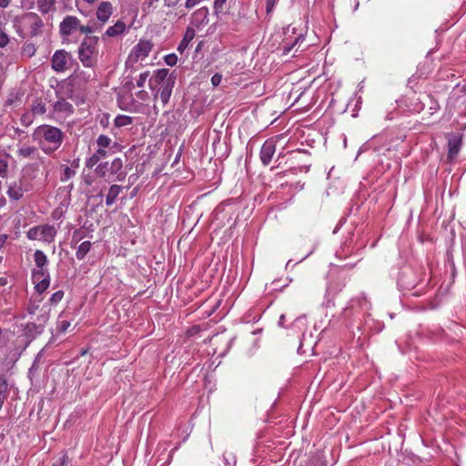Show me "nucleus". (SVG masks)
Segmentation results:
<instances>
[{"mask_svg":"<svg viewBox=\"0 0 466 466\" xmlns=\"http://www.w3.org/2000/svg\"><path fill=\"white\" fill-rule=\"evenodd\" d=\"M33 138L38 143L43 152L52 154L61 147L64 133L56 127L40 125L34 130Z\"/></svg>","mask_w":466,"mask_h":466,"instance_id":"1","label":"nucleus"},{"mask_svg":"<svg viewBox=\"0 0 466 466\" xmlns=\"http://www.w3.org/2000/svg\"><path fill=\"white\" fill-rule=\"evenodd\" d=\"M149 87L154 93V99L158 96L161 99L163 106H166L171 96L172 90L175 85V76L169 74V70L166 68L157 69L155 71L153 76L148 80Z\"/></svg>","mask_w":466,"mask_h":466,"instance_id":"2","label":"nucleus"},{"mask_svg":"<svg viewBox=\"0 0 466 466\" xmlns=\"http://www.w3.org/2000/svg\"><path fill=\"white\" fill-rule=\"evenodd\" d=\"M77 55L83 66L95 67L99 56V38L95 35L85 36L78 46Z\"/></svg>","mask_w":466,"mask_h":466,"instance_id":"3","label":"nucleus"},{"mask_svg":"<svg viewBox=\"0 0 466 466\" xmlns=\"http://www.w3.org/2000/svg\"><path fill=\"white\" fill-rule=\"evenodd\" d=\"M57 230L53 225L45 224L31 228L26 232V237L30 240H40L46 243L55 241Z\"/></svg>","mask_w":466,"mask_h":466,"instance_id":"4","label":"nucleus"},{"mask_svg":"<svg viewBox=\"0 0 466 466\" xmlns=\"http://www.w3.org/2000/svg\"><path fill=\"white\" fill-rule=\"evenodd\" d=\"M22 25L27 30V35L31 37L40 35L43 33L44 21L34 12H28L20 16Z\"/></svg>","mask_w":466,"mask_h":466,"instance_id":"5","label":"nucleus"},{"mask_svg":"<svg viewBox=\"0 0 466 466\" xmlns=\"http://www.w3.org/2000/svg\"><path fill=\"white\" fill-rule=\"evenodd\" d=\"M33 188L32 180L23 176L18 180L9 184L6 194L11 200L17 201L23 198L25 193L33 190Z\"/></svg>","mask_w":466,"mask_h":466,"instance_id":"6","label":"nucleus"},{"mask_svg":"<svg viewBox=\"0 0 466 466\" xmlns=\"http://www.w3.org/2000/svg\"><path fill=\"white\" fill-rule=\"evenodd\" d=\"M81 20L76 15H66L59 24V35L63 43L69 42L70 36L79 32Z\"/></svg>","mask_w":466,"mask_h":466,"instance_id":"7","label":"nucleus"},{"mask_svg":"<svg viewBox=\"0 0 466 466\" xmlns=\"http://www.w3.org/2000/svg\"><path fill=\"white\" fill-rule=\"evenodd\" d=\"M74 63L71 53L65 49L56 50L51 57V67L56 73H63L69 69Z\"/></svg>","mask_w":466,"mask_h":466,"instance_id":"8","label":"nucleus"},{"mask_svg":"<svg viewBox=\"0 0 466 466\" xmlns=\"http://www.w3.org/2000/svg\"><path fill=\"white\" fill-rule=\"evenodd\" d=\"M153 48V44L147 40H140L131 50L126 65L135 64L139 60L143 61L148 56Z\"/></svg>","mask_w":466,"mask_h":466,"instance_id":"9","label":"nucleus"},{"mask_svg":"<svg viewBox=\"0 0 466 466\" xmlns=\"http://www.w3.org/2000/svg\"><path fill=\"white\" fill-rule=\"evenodd\" d=\"M74 112V106L65 98L61 97L52 105V110L49 114V118L62 119L66 118Z\"/></svg>","mask_w":466,"mask_h":466,"instance_id":"10","label":"nucleus"},{"mask_svg":"<svg viewBox=\"0 0 466 466\" xmlns=\"http://www.w3.org/2000/svg\"><path fill=\"white\" fill-rule=\"evenodd\" d=\"M277 139L278 137H270L263 143L259 152V158L263 166H268L271 162L276 152Z\"/></svg>","mask_w":466,"mask_h":466,"instance_id":"11","label":"nucleus"},{"mask_svg":"<svg viewBox=\"0 0 466 466\" xmlns=\"http://www.w3.org/2000/svg\"><path fill=\"white\" fill-rule=\"evenodd\" d=\"M114 11L115 7L111 2L102 1L98 4L96 9V18L101 25H105L106 23H108Z\"/></svg>","mask_w":466,"mask_h":466,"instance_id":"12","label":"nucleus"},{"mask_svg":"<svg viewBox=\"0 0 466 466\" xmlns=\"http://www.w3.org/2000/svg\"><path fill=\"white\" fill-rule=\"evenodd\" d=\"M128 32V26L122 20H117L113 25L106 28L102 35V40L106 41V38H115L124 35Z\"/></svg>","mask_w":466,"mask_h":466,"instance_id":"13","label":"nucleus"},{"mask_svg":"<svg viewBox=\"0 0 466 466\" xmlns=\"http://www.w3.org/2000/svg\"><path fill=\"white\" fill-rule=\"evenodd\" d=\"M208 7H201L195 11L191 16L190 24L192 26L201 28L208 23Z\"/></svg>","mask_w":466,"mask_h":466,"instance_id":"14","label":"nucleus"},{"mask_svg":"<svg viewBox=\"0 0 466 466\" xmlns=\"http://www.w3.org/2000/svg\"><path fill=\"white\" fill-rule=\"evenodd\" d=\"M37 276L42 278V279L35 284V289L39 295H41L50 285V276L46 269H38L34 272V278H36Z\"/></svg>","mask_w":466,"mask_h":466,"instance_id":"15","label":"nucleus"},{"mask_svg":"<svg viewBox=\"0 0 466 466\" xmlns=\"http://www.w3.org/2000/svg\"><path fill=\"white\" fill-rule=\"evenodd\" d=\"M123 161L120 157L115 158L110 164H109V172L112 175H116V181H123L126 177V173L123 172Z\"/></svg>","mask_w":466,"mask_h":466,"instance_id":"16","label":"nucleus"},{"mask_svg":"<svg viewBox=\"0 0 466 466\" xmlns=\"http://www.w3.org/2000/svg\"><path fill=\"white\" fill-rule=\"evenodd\" d=\"M56 0H37L36 5L37 10L43 15H46L51 12L56 10Z\"/></svg>","mask_w":466,"mask_h":466,"instance_id":"17","label":"nucleus"},{"mask_svg":"<svg viewBox=\"0 0 466 466\" xmlns=\"http://www.w3.org/2000/svg\"><path fill=\"white\" fill-rule=\"evenodd\" d=\"M195 37V30L193 27L188 26L186 30L183 39L180 41L177 51L183 53L184 50L188 46V44Z\"/></svg>","mask_w":466,"mask_h":466,"instance_id":"18","label":"nucleus"},{"mask_svg":"<svg viewBox=\"0 0 466 466\" xmlns=\"http://www.w3.org/2000/svg\"><path fill=\"white\" fill-rule=\"evenodd\" d=\"M106 157V151L102 148H97V150L86 160V167L88 168H92L100 161V159Z\"/></svg>","mask_w":466,"mask_h":466,"instance_id":"19","label":"nucleus"},{"mask_svg":"<svg viewBox=\"0 0 466 466\" xmlns=\"http://www.w3.org/2000/svg\"><path fill=\"white\" fill-rule=\"evenodd\" d=\"M121 191H122L121 186L112 185L109 187L106 198V205L108 207L112 206L116 202V198Z\"/></svg>","mask_w":466,"mask_h":466,"instance_id":"20","label":"nucleus"},{"mask_svg":"<svg viewBox=\"0 0 466 466\" xmlns=\"http://www.w3.org/2000/svg\"><path fill=\"white\" fill-rule=\"evenodd\" d=\"M44 331V328L36 322H29L25 326V332L28 336H36Z\"/></svg>","mask_w":466,"mask_h":466,"instance_id":"21","label":"nucleus"},{"mask_svg":"<svg viewBox=\"0 0 466 466\" xmlns=\"http://www.w3.org/2000/svg\"><path fill=\"white\" fill-rule=\"evenodd\" d=\"M30 110L34 116L44 115L46 112V106L40 98H35L31 105Z\"/></svg>","mask_w":466,"mask_h":466,"instance_id":"22","label":"nucleus"},{"mask_svg":"<svg viewBox=\"0 0 466 466\" xmlns=\"http://www.w3.org/2000/svg\"><path fill=\"white\" fill-rule=\"evenodd\" d=\"M92 243L90 241H84L79 246L76 252V257L78 260H82L86 255L90 251Z\"/></svg>","mask_w":466,"mask_h":466,"instance_id":"23","label":"nucleus"},{"mask_svg":"<svg viewBox=\"0 0 466 466\" xmlns=\"http://www.w3.org/2000/svg\"><path fill=\"white\" fill-rule=\"evenodd\" d=\"M36 46L33 43L25 42L21 49V56L26 58H30L35 55Z\"/></svg>","mask_w":466,"mask_h":466,"instance_id":"24","label":"nucleus"},{"mask_svg":"<svg viewBox=\"0 0 466 466\" xmlns=\"http://www.w3.org/2000/svg\"><path fill=\"white\" fill-rule=\"evenodd\" d=\"M34 260L39 269H44V266L47 263V258L42 250H35L34 253Z\"/></svg>","mask_w":466,"mask_h":466,"instance_id":"25","label":"nucleus"},{"mask_svg":"<svg viewBox=\"0 0 466 466\" xmlns=\"http://www.w3.org/2000/svg\"><path fill=\"white\" fill-rule=\"evenodd\" d=\"M133 123V117L126 115H118L115 120L114 124L116 127H122Z\"/></svg>","mask_w":466,"mask_h":466,"instance_id":"26","label":"nucleus"},{"mask_svg":"<svg viewBox=\"0 0 466 466\" xmlns=\"http://www.w3.org/2000/svg\"><path fill=\"white\" fill-rule=\"evenodd\" d=\"M35 151L36 148L35 147L24 145L18 148L17 154L19 157L27 158L30 157Z\"/></svg>","mask_w":466,"mask_h":466,"instance_id":"27","label":"nucleus"},{"mask_svg":"<svg viewBox=\"0 0 466 466\" xmlns=\"http://www.w3.org/2000/svg\"><path fill=\"white\" fill-rule=\"evenodd\" d=\"M35 116L32 111H26L22 114L20 122L24 127H29L34 122Z\"/></svg>","mask_w":466,"mask_h":466,"instance_id":"28","label":"nucleus"},{"mask_svg":"<svg viewBox=\"0 0 466 466\" xmlns=\"http://www.w3.org/2000/svg\"><path fill=\"white\" fill-rule=\"evenodd\" d=\"M95 172L97 176L105 177L106 173L109 172V163L106 161L98 164L95 169Z\"/></svg>","mask_w":466,"mask_h":466,"instance_id":"29","label":"nucleus"},{"mask_svg":"<svg viewBox=\"0 0 466 466\" xmlns=\"http://www.w3.org/2000/svg\"><path fill=\"white\" fill-rule=\"evenodd\" d=\"M48 319H49L48 311L44 309H41L40 314L37 315L36 320L35 322L38 323L39 325H41V327H43L45 329V326H46V322L48 321Z\"/></svg>","mask_w":466,"mask_h":466,"instance_id":"30","label":"nucleus"},{"mask_svg":"<svg viewBox=\"0 0 466 466\" xmlns=\"http://www.w3.org/2000/svg\"><path fill=\"white\" fill-rule=\"evenodd\" d=\"M76 175V171L69 167H65L60 176V180L66 182Z\"/></svg>","mask_w":466,"mask_h":466,"instance_id":"31","label":"nucleus"},{"mask_svg":"<svg viewBox=\"0 0 466 466\" xmlns=\"http://www.w3.org/2000/svg\"><path fill=\"white\" fill-rule=\"evenodd\" d=\"M110 143L111 138L106 135H100L96 139L98 148L105 149L106 147H109Z\"/></svg>","mask_w":466,"mask_h":466,"instance_id":"32","label":"nucleus"},{"mask_svg":"<svg viewBox=\"0 0 466 466\" xmlns=\"http://www.w3.org/2000/svg\"><path fill=\"white\" fill-rule=\"evenodd\" d=\"M42 301V298H39L36 301H34L33 299H30L28 305H27V312L30 315H35L36 311L38 310L39 305L38 303Z\"/></svg>","mask_w":466,"mask_h":466,"instance_id":"33","label":"nucleus"},{"mask_svg":"<svg viewBox=\"0 0 466 466\" xmlns=\"http://www.w3.org/2000/svg\"><path fill=\"white\" fill-rule=\"evenodd\" d=\"M459 150H460L459 141L454 140V141L449 142V157H455L458 154Z\"/></svg>","mask_w":466,"mask_h":466,"instance_id":"34","label":"nucleus"},{"mask_svg":"<svg viewBox=\"0 0 466 466\" xmlns=\"http://www.w3.org/2000/svg\"><path fill=\"white\" fill-rule=\"evenodd\" d=\"M149 76H150L149 71H145V72L141 73L139 75L138 78L137 79V83H136L137 86V87H144L147 80L149 77Z\"/></svg>","mask_w":466,"mask_h":466,"instance_id":"35","label":"nucleus"},{"mask_svg":"<svg viewBox=\"0 0 466 466\" xmlns=\"http://www.w3.org/2000/svg\"><path fill=\"white\" fill-rule=\"evenodd\" d=\"M10 42L9 35L0 27V48H5Z\"/></svg>","mask_w":466,"mask_h":466,"instance_id":"36","label":"nucleus"},{"mask_svg":"<svg viewBox=\"0 0 466 466\" xmlns=\"http://www.w3.org/2000/svg\"><path fill=\"white\" fill-rule=\"evenodd\" d=\"M64 297V291L58 290L52 294V296L49 299V302L51 304H57L62 300Z\"/></svg>","mask_w":466,"mask_h":466,"instance_id":"37","label":"nucleus"},{"mask_svg":"<svg viewBox=\"0 0 466 466\" xmlns=\"http://www.w3.org/2000/svg\"><path fill=\"white\" fill-rule=\"evenodd\" d=\"M68 463H69L68 456L64 454V455L60 456L59 458H57L54 461L53 466H68Z\"/></svg>","mask_w":466,"mask_h":466,"instance_id":"38","label":"nucleus"},{"mask_svg":"<svg viewBox=\"0 0 466 466\" xmlns=\"http://www.w3.org/2000/svg\"><path fill=\"white\" fill-rule=\"evenodd\" d=\"M165 63L167 66H173L177 63V56L176 54H168L164 57Z\"/></svg>","mask_w":466,"mask_h":466,"instance_id":"39","label":"nucleus"},{"mask_svg":"<svg viewBox=\"0 0 466 466\" xmlns=\"http://www.w3.org/2000/svg\"><path fill=\"white\" fill-rule=\"evenodd\" d=\"M70 325L71 324L68 320H58L56 329L59 332H65Z\"/></svg>","mask_w":466,"mask_h":466,"instance_id":"40","label":"nucleus"},{"mask_svg":"<svg viewBox=\"0 0 466 466\" xmlns=\"http://www.w3.org/2000/svg\"><path fill=\"white\" fill-rule=\"evenodd\" d=\"M7 162L5 159L0 157V177H5L7 172Z\"/></svg>","mask_w":466,"mask_h":466,"instance_id":"41","label":"nucleus"},{"mask_svg":"<svg viewBox=\"0 0 466 466\" xmlns=\"http://www.w3.org/2000/svg\"><path fill=\"white\" fill-rule=\"evenodd\" d=\"M278 2L279 0H266V12L268 15L273 11Z\"/></svg>","mask_w":466,"mask_h":466,"instance_id":"42","label":"nucleus"},{"mask_svg":"<svg viewBox=\"0 0 466 466\" xmlns=\"http://www.w3.org/2000/svg\"><path fill=\"white\" fill-rule=\"evenodd\" d=\"M226 1L227 0H215L214 1V10L216 13H219L222 11Z\"/></svg>","mask_w":466,"mask_h":466,"instance_id":"43","label":"nucleus"},{"mask_svg":"<svg viewBox=\"0 0 466 466\" xmlns=\"http://www.w3.org/2000/svg\"><path fill=\"white\" fill-rule=\"evenodd\" d=\"M94 32V28L90 25H85L82 24V22L80 23V28H79V33L80 34H91Z\"/></svg>","mask_w":466,"mask_h":466,"instance_id":"44","label":"nucleus"},{"mask_svg":"<svg viewBox=\"0 0 466 466\" xmlns=\"http://www.w3.org/2000/svg\"><path fill=\"white\" fill-rule=\"evenodd\" d=\"M221 80H222V76L218 73H216L211 77V84L214 86H218L220 84Z\"/></svg>","mask_w":466,"mask_h":466,"instance_id":"45","label":"nucleus"},{"mask_svg":"<svg viewBox=\"0 0 466 466\" xmlns=\"http://www.w3.org/2000/svg\"><path fill=\"white\" fill-rule=\"evenodd\" d=\"M202 0H187L185 3V6L187 9H191L198 5Z\"/></svg>","mask_w":466,"mask_h":466,"instance_id":"46","label":"nucleus"},{"mask_svg":"<svg viewBox=\"0 0 466 466\" xmlns=\"http://www.w3.org/2000/svg\"><path fill=\"white\" fill-rule=\"evenodd\" d=\"M165 5L168 7H174L176 6L180 0H164Z\"/></svg>","mask_w":466,"mask_h":466,"instance_id":"47","label":"nucleus"},{"mask_svg":"<svg viewBox=\"0 0 466 466\" xmlns=\"http://www.w3.org/2000/svg\"><path fill=\"white\" fill-rule=\"evenodd\" d=\"M12 0H0V8H6L9 6Z\"/></svg>","mask_w":466,"mask_h":466,"instance_id":"48","label":"nucleus"},{"mask_svg":"<svg viewBox=\"0 0 466 466\" xmlns=\"http://www.w3.org/2000/svg\"><path fill=\"white\" fill-rule=\"evenodd\" d=\"M135 85L132 83V82H127L126 83V87L128 88V89H132L134 88Z\"/></svg>","mask_w":466,"mask_h":466,"instance_id":"49","label":"nucleus"},{"mask_svg":"<svg viewBox=\"0 0 466 466\" xmlns=\"http://www.w3.org/2000/svg\"><path fill=\"white\" fill-rule=\"evenodd\" d=\"M147 92H145V91H140V92L137 94L138 97H139V98H141V99H144V96H147Z\"/></svg>","mask_w":466,"mask_h":466,"instance_id":"50","label":"nucleus"},{"mask_svg":"<svg viewBox=\"0 0 466 466\" xmlns=\"http://www.w3.org/2000/svg\"><path fill=\"white\" fill-rule=\"evenodd\" d=\"M86 3L87 4H94L95 2H96L97 0H84Z\"/></svg>","mask_w":466,"mask_h":466,"instance_id":"51","label":"nucleus"},{"mask_svg":"<svg viewBox=\"0 0 466 466\" xmlns=\"http://www.w3.org/2000/svg\"><path fill=\"white\" fill-rule=\"evenodd\" d=\"M285 157V154H283L282 152H280L279 154V157H278V160L280 158V157Z\"/></svg>","mask_w":466,"mask_h":466,"instance_id":"52","label":"nucleus"},{"mask_svg":"<svg viewBox=\"0 0 466 466\" xmlns=\"http://www.w3.org/2000/svg\"><path fill=\"white\" fill-rule=\"evenodd\" d=\"M6 103H7V104H9V105H10V104H12V99H11V98H9V99L6 101Z\"/></svg>","mask_w":466,"mask_h":466,"instance_id":"53","label":"nucleus"},{"mask_svg":"<svg viewBox=\"0 0 466 466\" xmlns=\"http://www.w3.org/2000/svg\"><path fill=\"white\" fill-rule=\"evenodd\" d=\"M86 183L87 185H91V181H89V179H86Z\"/></svg>","mask_w":466,"mask_h":466,"instance_id":"54","label":"nucleus"},{"mask_svg":"<svg viewBox=\"0 0 466 466\" xmlns=\"http://www.w3.org/2000/svg\"><path fill=\"white\" fill-rule=\"evenodd\" d=\"M154 110L157 114L158 111H157V106H154Z\"/></svg>","mask_w":466,"mask_h":466,"instance_id":"55","label":"nucleus"},{"mask_svg":"<svg viewBox=\"0 0 466 466\" xmlns=\"http://www.w3.org/2000/svg\"><path fill=\"white\" fill-rule=\"evenodd\" d=\"M71 0H61V2L63 3H67V2H70Z\"/></svg>","mask_w":466,"mask_h":466,"instance_id":"56","label":"nucleus"},{"mask_svg":"<svg viewBox=\"0 0 466 466\" xmlns=\"http://www.w3.org/2000/svg\"><path fill=\"white\" fill-rule=\"evenodd\" d=\"M300 37H297L295 44H297L299 41Z\"/></svg>","mask_w":466,"mask_h":466,"instance_id":"57","label":"nucleus"},{"mask_svg":"<svg viewBox=\"0 0 466 466\" xmlns=\"http://www.w3.org/2000/svg\"><path fill=\"white\" fill-rule=\"evenodd\" d=\"M16 33L21 35V32H20V30L18 28L16 29Z\"/></svg>","mask_w":466,"mask_h":466,"instance_id":"58","label":"nucleus"}]
</instances>
